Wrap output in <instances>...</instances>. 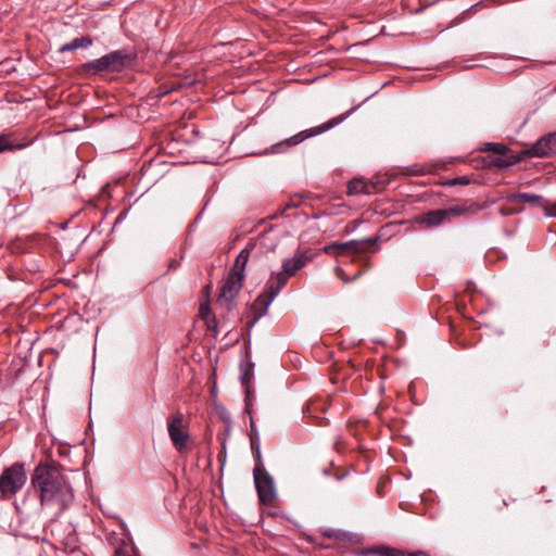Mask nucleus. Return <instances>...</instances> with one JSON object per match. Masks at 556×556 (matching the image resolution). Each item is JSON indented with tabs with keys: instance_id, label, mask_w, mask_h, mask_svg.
Returning <instances> with one entry per match:
<instances>
[{
	"instance_id": "nucleus-1",
	"label": "nucleus",
	"mask_w": 556,
	"mask_h": 556,
	"mask_svg": "<svg viewBox=\"0 0 556 556\" xmlns=\"http://www.w3.org/2000/svg\"><path fill=\"white\" fill-rule=\"evenodd\" d=\"M31 485L41 506L54 509L56 516L66 510L74 500L68 479L53 465H37L31 475Z\"/></svg>"
},
{
	"instance_id": "nucleus-2",
	"label": "nucleus",
	"mask_w": 556,
	"mask_h": 556,
	"mask_svg": "<svg viewBox=\"0 0 556 556\" xmlns=\"http://www.w3.org/2000/svg\"><path fill=\"white\" fill-rule=\"evenodd\" d=\"M480 210V204L473 201H466L446 208L429 211L418 216L416 222L427 228H433L444 223H450L455 217L477 214Z\"/></svg>"
},
{
	"instance_id": "nucleus-3",
	"label": "nucleus",
	"mask_w": 556,
	"mask_h": 556,
	"mask_svg": "<svg viewBox=\"0 0 556 556\" xmlns=\"http://www.w3.org/2000/svg\"><path fill=\"white\" fill-rule=\"evenodd\" d=\"M346 116H348V114H341L339 116H336V117L323 123L319 126L302 130V131L291 136L290 138H287L280 142L273 144L270 147L269 152L274 153V154L285 153L290 148L300 144L304 140L315 137V136H318L320 134H324V132L332 129L333 127L340 125L346 118Z\"/></svg>"
},
{
	"instance_id": "nucleus-4",
	"label": "nucleus",
	"mask_w": 556,
	"mask_h": 556,
	"mask_svg": "<svg viewBox=\"0 0 556 556\" xmlns=\"http://www.w3.org/2000/svg\"><path fill=\"white\" fill-rule=\"evenodd\" d=\"M287 282L288 277L281 271L278 274L273 273L270 275L266 282L265 291L255 299L252 305L254 318L250 325L251 327H253L255 323L266 314L268 306L273 303Z\"/></svg>"
},
{
	"instance_id": "nucleus-5",
	"label": "nucleus",
	"mask_w": 556,
	"mask_h": 556,
	"mask_svg": "<svg viewBox=\"0 0 556 556\" xmlns=\"http://www.w3.org/2000/svg\"><path fill=\"white\" fill-rule=\"evenodd\" d=\"M27 480L24 464L14 463L0 475V493L2 497H12L23 489Z\"/></svg>"
},
{
	"instance_id": "nucleus-6",
	"label": "nucleus",
	"mask_w": 556,
	"mask_h": 556,
	"mask_svg": "<svg viewBox=\"0 0 556 556\" xmlns=\"http://www.w3.org/2000/svg\"><path fill=\"white\" fill-rule=\"evenodd\" d=\"M506 199L507 202L510 203L511 205L527 203L530 204L531 206L540 207L547 217H556V202L551 203L542 195L529 192H519L508 194Z\"/></svg>"
},
{
	"instance_id": "nucleus-7",
	"label": "nucleus",
	"mask_w": 556,
	"mask_h": 556,
	"mask_svg": "<svg viewBox=\"0 0 556 556\" xmlns=\"http://www.w3.org/2000/svg\"><path fill=\"white\" fill-rule=\"evenodd\" d=\"M253 478L260 502L265 505L270 504L276 496L273 478L261 465H255Z\"/></svg>"
},
{
	"instance_id": "nucleus-8",
	"label": "nucleus",
	"mask_w": 556,
	"mask_h": 556,
	"mask_svg": "<svg viewBox=\"0 0 556 556\" xmlns=\"http://www.w3.org/2000/svg\"><path fill=\"white\" fill-rule=\"evenodd\" d=\"M244 280V275L235 276L229 273L227 278L225 279L220 292L217 299V304L225 308L226 311H230L233 304L235 299L238 296L240 290L242 289Z\"/></svg>"
},
{
	"instance_id": "nucleus-9",
	"label": "nucleus",
	"mask_w": 556,
	"mask_h": 556,
	"mask_svg": "<svg viewBox=\"0 0 556 556\" xmlns=\"http://www.w3.org/2000/svg\"><path fill=\"white\" fill-rule=\"evenodd\" d=\"M522 154L528 157H551L556 154V131L548 132L538 139Z\"/></svg>"
},
{
	"instance_id": "nucleus-10",
	"label": "nucleus",
	"mask_w": 556,
	"mask_h": 556,
	"mask_svg": "<svg viewBox=\"0 0 556 556\" xmlns=\"http://www.w3.org/2000/svg\"><path fill=\"white\" fill-rule=\"evenodd\" d=\"M184 427V417L182 414L177 413L173 415L167 424L168 435L174 444V446L182 452L187 447V443L189 441V434L182 430Z\"/></svg>"
},
{
	"instance_id": "nucleus-11",
	"label": "nucleus",
	"mask_w": 556,
	"mask_h": 556,
	"mask_svg": "<svg viewBox=\"0 0 556 556\" xmlns=\"http://www.w3.org/2000/svg\"><path fill=\"white\" fill-rule=\"evenodd\" d=\"M135 54L126 49L115 50L104 55L110 72H122L130 66L135 60Z\"/></svg>"
},
{
	"instance_id": "nucleus-12",
	"label": "nucleus",
	"mask_w": 556,
	"mask_h": 556,
	"mask_svg": "<svg viewBox=\"0 0 556 556\" xmlns=\"http://www.w3.org/2000/svg\"><path fill=\"white\" fill-rule=\"evenodd\" d=\"M254 247L255 245L253 243H250L239 252V254L237 255V257L235 260L233 266L230 270L231 274H233L235 276H240V275L245 276V266L248 264V261H249V257L251 254V250Z\"/></svg>"
},
{
	"instance_id": "nucleus-13",
	"label": "nucleus",
	"mask_w": 556,
	"mask_h": 556,
	"mask_svg": "<svg viewBox=\"0 0 556 556\" xmlns=\"http://www.w3.org/2000/svg\"><path fill=\"white\" fill-rule=\"evenodd\" d=\"M377 242H378V238L375 237V238H368V239H363V240H350L346 242H341L340 247L348 248L349 252L363 253V252L369 251V248L371 245L377 244Z\"/></svg>"
},
{
	"instance_id": "nucleus-14",
	"label": "nucleus",
	"mask_w": 556,
	"mask_h": 556,
	"mask_svg": "<svg viewBox=\"0 0 556 556\" xmlns=\"http://www.w3.org/2000/svg\"><path fill=\"white\" fill-rule=\"evenodd\" d=\"M307 262V257L303 254L294 255L291 258H287L282 263V270L287 277L294 275L301 269Z\"/></svg>"
},
{
	"instance_id": "nucleus-15",
	"label": "nucleus",
	"mask_w": 556,
	"mask_h": 556,
	"mask_svg": "<svg viewBox=\"0 0 556 556\" xmlns=\"http://www.w3.org/2000/svg\"><path fill=\"white\" fill-rule=\"evenodd\" d=\"M376 185L372 181H365L359 178L352 179L348 185L349 194H370L374 192Z\"/></svg>"
},
{
	"instance_id": "nucleus-16",
	"label": "nucleus",
	"mask_w": 556,
	"mask_h": 556,
	"mask_svg": "<svg viewBox=\"0 0 556 556\" xmlns=\"http://www.w3.org/2000/svg\"><path fill=\"white\" fill-rule=\"evenodd\" d=\"M28 146L27 142H17L13 135L11 134H2L0 135V153L7 151H15L22 150Z\"/></svg>"
},
{
	"instance_id": "nucleus-17",
	"label": "nucleus",
	"mask_w": 556,
	"mask_h": 556,
	"mask_svg": "<svg viewBox=\"0 0 556 556\" xmlns=\"http://www.w3.org/2000/svg\"><path fill=\"white\" fill-rule=\"evenodd\" d=\"M251 379H252V365L241 366L240 380H241L242 386H244V388H245V394H247L245 407H247V409H249V407H250V394H251L250 382H251Z\"/></svg>"
},
{
	"instance_id": "nucleus-18",
	"label": "nucleus",
	"mask_w": 556,
	"mask_h": 556,
	"mask_svg": "<svg viewBox=\"0 0 556 556\" xmlns=\"http://www.w3.org/2000/svg\"><path fill=\"white\" fill-rule=\"evenodd\" d=\"M92 45V39L90 37H76L72 41L64 43L60 47V52L74 51L78 48H88Z\"/></svg>"
},
{
	"instance_id": "nucleus-19",
	"label": "nucleus",
	"mask_w": 556,
	"mask_h": 556,
	"mask_svg": "<svg viewBox=\"0 0 556 556\" xmlns=\"http://www.w3.org/2000/svg\"><path fill=\"white\" fill-rule=\"evenodd\" d=\"M84 68L89 74L110 72L104 55L97 60L85 63Z\"/></svg>"
},
{
	"instance_id": "nucleus-20",
	"label": "nucleus",
	"mask_w": 556,
	"mask_h": 556,
	"mask_svg": "<svg viewBox=\"0 0 556 556\" xmlns=\"http://www.w3.org/2000/svg\"><path fill=\"white\" fill-rule=\"evenodd\" d=\"M430 170L420 164H414L404 168L403 173L410 176H422L428 174Z\"/></svg>"
},
{
	"instance_id": "nucleus-21",
	"label": "nucleus",
	"mask_w": 556,
	"mask_h": 556,
	"mask_svg": "<svg viewBox=\"0 0 556 556\" xmlns=\"http://www.w3.org/2000/svg\"><path fill=\"white\" fill-rule=\"evenodd\" d=\"M484 151H491L498 155H505L506 152L509 150L507 146L503 143H496V142H488L485 143V147L483 149Z\"/></svg>"
},
{
	"instance_id": "nucleus-22",
	"label": "nucleus",
	"mask_w": 556,
	"mask_h": 556,
	"mask_svg": "<svg viewBox=\"0 0 556 556\" xmlns=\"http://www.w3.org/2000/svg\"><path fill=\"white\" fill-rule=\"evenodd\" d=\"M516 162V159H506L504 157V155H498L492 161V163L500 168H506L508 166L514 165Z\"/></svg>"
},
{
	"instance_id": "nucleus-23",
	"label": "nucleus",
	"mask_w": 556,
	"mask_h": 556,
	"mask_svg": "<svg viewBox=\"0 0 556 556\" xmlns=\"http://www.w3.org/2000/svg\"><path fill=\"white\" fill-rule=\"evenodd\" d=\"M250 442H251V448L254 451V454H255L256 465L264 466L263 463H262V457H261V450H260L258 438L256 435L255 437H251Z\"/></svg>"
},
{
	"instance_id": "nucleus-24",
	"label": "nucleus",
	"mask_w": 556,
	"mask_h": 556,
	"mask_svg": "<svg viewBox=\"0 0 556 556\" xmlns=\"http://www.w3.org/2000/svg\"><path fill=\"white\" fill-rule=\"evenodd\" d=\"M381 556H416V555H408V553H404L402 551L391 548V547H383L380 551H377ZM420 556V555H417Z\"/></svg>"
},
{
	"instance_id": "nucleus-25",
	"label": "nucleus",
	"mask_w": 556,
	"mask_h": 556,
	"mask_svg": "<svg viewBox=\"0 0 556 556\" xmlns=\"http://www.w3.org/2000/svg\"><path fill=\"white\" fill-rule=\"evenodd\" d=\"M346 251H348V248L340 247V243H332V244L326 247V252H328V253L332 252L337 255L343 254Z\"/></svg>"
},
{
	"instance_id": "nucleus-26",
	"label": "nucleus",
	"mask_w": 556,
	"mask_h": 556,
	"mask_svg": "<svg viewBox=\"0 0 556 556\" xmlns=\"http://www.w3.org/2000/svg\"><path fill=\"white\" fill-rule=\"evenodd\" d=\"M523 211V206L515 207V208H501L502 215H511V214H519Z\"/></svg>"
},
{
	"instance_id": "nucleus-27",
	"label": "nucleus",
	"mask_w": 556,
	"mask_h": 556,
	"mask_svg": "<svg viewBox=\"0 0 556 556\" xmlns=\"http://www.w3.org/2000/svg\"><path fill=\"white\" fill-rule=\"evenodd\" d=\"M469 184V178L466 176L456 177L451 181V185H467Z\"/></svg>"
},
{
	"instance_id": "nucleus-28",
	"label": "nucleus",
	"mask_w": 556,
	"mask_h": 556,
	"mask_svg": "<svg viewBox=\"0 0 556 556\" xmlns=\"http://www.w3.org/2000/svg\"><path fill=\"white\" fill-rule=\"evenodd\" d=\"M207 314H208V307L207 306H205V307L201 306V315H202V317L206 318Z\"/></svg>"
},
{
	"instance_id": "nucleus-29",
	"label": "nucleus",
	"mask_w": 556,
	"mask_h": 556,
	"mask_svg": "<svg viewBox=\"0 0 556 556\" xmlns=\"http://www.w3.org/2000/svg\"><path fill=\"white\" fill-rule=\"evenodd\" d=\"M408 555H420V556H428L426 553L424 552H414V553H408Z\"/></svg>"
},
{
	"instance_id": "nucleus-30",
	"label": "nucleus",
	"mask_w": 556,
	"mask_h": 556,
	"mask_svg": "<svg viewBox=\"0 0 556 556\" xmlns=\"http://www.w3.org/2000/svg\"><path fill=\"white\" fill-rule=\"evenodd\" d=\"M369 553H376V551L363 552V555H367Z\"/></svg>"
}]
</instances>
